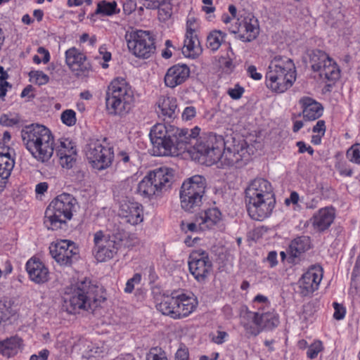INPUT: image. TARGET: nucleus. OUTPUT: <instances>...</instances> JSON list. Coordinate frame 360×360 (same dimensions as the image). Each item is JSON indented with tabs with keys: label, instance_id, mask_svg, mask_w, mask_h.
I'll list each match as a JSON object with an SVG mask.
<instances>
[{
	"label": "nucleus",
	"instance_id": "f257e3e1",
	"mask_svg": "<svg viewBox=\"0 0 360 360\" xmlns=\"http://www.w3.org/2000/svg\"><path fill=\"white\" fill-rule=\"evenodd\" d=\"M196 153L207 165L219 163L222 167H241L251 158L253 150L245 140L233 139L232 144L227 145L221 136L214 134L201 137L195 146Z\"/></svg>",
	"mask_w": 360,
	"mask_h": 360
},
{
	"label": "nucleus",
	"instance_id": "f03ea898",
	"mask_svg": "<svg viewBox=\"0 0 360 360\" xmlns=\"http://www.w3.org/2000/svg\"><path fill=\"white\" fill-rule=\"evenodd\" d=\"M245 200L251 219L263 221L269 218L276 202L271 183L264 178L254 179L245 190Z\"/></svg>",
	"mask_w": 360,
	"mask_h": 360
},
{
	"label": "nucleus",
	"instance_id": "7ed1b4c3",
	"mask_svg": "<svg viewBox=\"0 0 360 360\" xmlns=\"http://www.w3.org/2000/svg\"><path fill=\"white\" fill-rule=\"evenodd\" d=\"M21 137L25 148L37 161L45 162L52 157L55 148V137L44 125L32 124L23 127Z\"/></svg>",
	"mask_w": 360,
	"mask_h": 360
},
{
	"label": "nucleus",
	"instance_id": "20e7f679",
	"mask_svg": "<svg viewBox=\"0 0 360 360\" xmlns=\"http://www.w3.org/2000/svg\"><path fill=\"white\" fill-rule=\"evenodd\" d=\"M77 200L71 194L63 193L58 195L46 207L44 225L49 231H58L68 226L75 211Z\"/></svg>",
	"mask_w": 360,
	"mask_h": 360
},
{
	"label": "nucleus",
	"instance_id": "39448f33",
	"mask_svg": "<svg viewBox=\"0 0 360 360\" xmlns=\"http://www.w3.org/2000/svg\"><path fill=\"white\" fill-rule=\"evenodd\" d=\"M296 79L295 64L285 56L275 57L265 75L266 87L272 92L282 94L290 89Z\"/></svg>",
	"mask_w": 360,
	"mask_h": 360
},
{
	"label": "nucleus",
	"instance_id": "423d86ee",
	"mask_svg": "<svg viewBox=\"0 0 360 360\" xmlns=\"http://www.w3.org/2000/svg\"><path fill=\"white\" fill-rule=\"evenodd\" d=\"M105 100L109 115H122L130 110L134 103V90L126 79L115 77L107 87Z\"/></svg>",
	"mask_w": 360,
	"mask_h": 360
},
{
	"label": "nucleus",
	"instance_id": "0eeeda50",
	"mask_svg": "<svg viewBox=\"0 0 360 360\" xmlns=\"http://www.w3.org/2000/svg\"><path fill=\"white\" fill-rule=\"evenodd\" d=\"M96 287L85 278L67 287L63 297V307L71 314L89 310L97 301Z\"/></svg>",
	"mask_w": 360,
	"mask_h": 360
},
{
	"label": "nucleus",
	"instance_id": "6e6552de",
	"mask_svg": "<svg viewBox=\"0 0 360 360\" xmlns=\"http://www.w3.org/2000/svg\"><path fill=\"white\" fill-rule=\"evenodd\" d=\"M198 301L191 292L174 291L170 295H164L156 307L162 314L173 319H182L195 311Z\"/></svg>",
	"mask_w": 360,
	"mask_h": 360
},
{
	"label": "nucleus",
	"instance_id": "1a4fd4ad",
	"mask_svg": "<svg viewBox=\"0 0 360 360\" xmlns=\"http://www.w3.org/2000/svg\"><path fill=\"white\" fill-rule=\"evenodd\" d=\"M86 157L91 166L98 171L110 167L114 160V148L107 138L92 139L88 143Z\"/></svg>",
	"mask_w": 360,
	"mask_h": 360
},
{
	"label": "nucleus",
	"instance_id": "9d476101",
	"mask_svg": "<svg viewBox=\"0 0 360 360\" xmlns=\"http://www.w3.org/2000/svg\"><path fill=\"white\" fill-rule=\"evenodd\" d=\"M129 51L134 57L147 60L156 52V42L154 34L150 31L136 30L126 36Z\"/></svg>",
	"mask_w": 360,
	"mask_h": 360
},
{
	"label": "nucleus",
	"instance_id": "9b49d317",
	"mask_svg": "<svg viewBox=\"0 0 360 360\" xmlns=\"http://www.w3.org/2000/svg\"><path fill=\"white\" fill-rule=\"evenodd\" d=\"M206 186V179L201 175H194L184 181L180 190L181 207L186 211L192 212L195 207H199Z\"/></svg>",
	"mask_w": 360,
	"mask_h": 360
},
{
	"label": "nucleus",
	"instance_id": "f8f14e48",
	"mask_svg": "<svg viewBox=\"0 0 360 360\" xmlns=\"http://www.w3.org/2000/svg\"><path fill=\"white\" fill-rule=\"evenodd\" d=\"M122 245V240L116 235L106 236L102 231L94 234L92 253L98 262L112 259Z\"/></svg>",
	"mask_w": 360,
	"mask_h": 360
},
{
	"label": "nucleus",
	"instance_id": "ddd939ff",
	"mask_svg": "<svg viewBox=\"0 0 360 360\" xmlns=\"http://www.w3.org/2000/svg\"><path fill=\"white\" fill-rule=\"evenodd\" d=\"M175 127L165 124H155L150 131V137L153 143V152L155 156H168L174 149L172 138Z\"/></svg>",
	"mask_w": 360,
	"mask_h": 360
},
{
	"label": "nucleus",
	"instance_id": "4468645a",
	"mask_svg": "<svg viewBox=\"0 0 360 360\" xmlns=\"http://www.w3.org/2000/svg\"><path fill=\"white\" fill-rule=\"evenodd\" d=\"M313 71L319 72L320 78L332 82L328 86L335 84L338 79V66L336 62L326 52L316 50L311 58Z\"/></svg>",
	"mask_w": 360,
	"mask_h": 360
},
{
	"label": "nucleus",
	"instance_id": "2eb2a0df",
	"mask_svg": "<svg viewBox=\"0 0 360 360\" xmlns=\"http://www.w3.org/2000/svg\"><path fill=\"white\" fill-rule=\"evenodd\" d=\"M232 33L237 34L242 41H252L259 33V25L257 18L252 13H240L234 25L229 27Z\"/></svg>",
	"mask_w": 360,
	"mask_h": 360
},
{
	"label": "nucleus",
	"instance_id": "dca6fc26",
	"mask_svg": "<svg viewBox=\"0 0 360 360\" xmlns=\"http://www.w3.org/2000/svg\"><path fill=\"white\" fill-rule=\"evenodd\" d=\"M188 263L191 274L198 281H204L212 269V263L208 253L201 249L191 252Z\"/></svg>",
	"mask_w": 360,
	"mask_h": 360
},
{
	"label": "nucleus",
	"instance_id": "f3484780",
	"mask_svg": "<svg viewBox=\"0 0 360 360\" xmlns=\"http://www.w3.org/2000/svg\"><path fill=\"white\" fill-rule=\"evenodd\" d=\"M65 63L70 71L77 77H87L92 71L91 63L84 53L71 47L65 52Z\"/></svg>",
	"mask_w": 360,
	"mask_h": 360
},
{
	"label": "nucleus",
	"instance_id": "a211bd4d",
	"mask_svg": "<svg viewBox=\"0 0 360 360\" xmlns=\"http://www.w3.org/2000/svg\"><path fill=\"white\" fill-rule=\"evenodd\" d=\"M50 254L60 266H70L77 257L79 249L75 243L69 240H60L52 243Z\"/></svg>",
	"mask_w": 360,
	"mask_h": 360
},
{
	"label": "nucleus",
	"instance_id": "6ab92c4d",
	"mask_svg": "<svg viewBox=\"0 0 360 360\" xmlns=\"http://www.w3.org/2000/svg\"><path fill=\"white\" fill-rule=\"evenodd\" d=\"M198 24L195 18H188L182 47V53L187 58H195L200 53V41L197 35Z\"/></svg>",
	"mask_w": 360,
	"mask_h": 360
},
{
	"label": "nucleus",
	"instance_id": "aec40b11",
	"mask_svg": "<svg viewBox=\"0 0 360 360\" xmlns=\"http://www.w3.org/2000/svg\"><path fill=\"white\" fill-rule=\"evenodd\" d=\"M323 278V269L321 266H312L298 281L299 293L307 297L318 290Z\"/></svg>",
	"mask_w": 360,
	"mask_h": 360
},
{
	"label": "nucleus",
	"instance_id": "412c9836",
	"mask_svg": "<svg viewBox=\"0 0 360 360\" xmlns=\"http://www.w3.org/2000/svg\"><path fill=\"white\" fill-rule=\"evenodd\" d=\"M118 215L126 223L136 226L143 221V208L137 202L124 200L120 204Z\"/></svg>",
	"mask_w": 360,
	"mask_h": 360
},
{
	"label": "nucleus",
	"instance_id": "4be33fe9",
	"mask_svg": "<svg viewBox=\"0 0 360 360\" xmlns=\"http://www.w3.org/2000/svg\"><path fill=\"white\" fill-rule=\"evenodd\" d=\"M11 151L12 149L8 145L0 143V193L4 190L15 165Z\"/></svg>",
	"mask_w": 360,
	"mask_h": 360
},
{
	"label": "nucleus",
	"instance_id": "5701e85b",
	"mask_svg": "<svg viewBox=\"0 0 360 360\" xmlns=\"http://www.w3.org/2000/svg\"><path fill=\"white\" fill-rule=\"evenodd\" d=\"M191 70L186 64H175L166 72L164 82L166 86L174 89L184 84L190 77Z\"/></svg>",
	"mask_w": 360,
	"mask_h": 360
},
{
	"label": "nucleus",
	"instance_id": "b1692460",
	"mask_svg": "<svg viewBox=\"0 0 360 360\" xmlns=\"http://www.w3.org/2000/svg\"><path fill=\"white\" fill-rule=\"evenodd\" d=\"M25 269L30 279L37 284L44 283L49 279V270L39 258L32 257L27 262Z\"/></svg>",
	"mask_w": 360,
	"mask_h": 360
},
{
	"label": "nucleus",
	"instance_id": "393cba45",
	"mask_svg": "<svg viewBox=\"0 0 360 360\" xmlns=\"http://www.w3.org/2000/svg\"><path fill=\"white\" fill-rule=\"evenodd\" d=\"M60 164L64 168H72L76 162L77 152L75 143L65 139L60 141L57 151Z\"/></svg>",
	"mask_w": 360,
	"mask_h": 360
},
{
	"label": "nucleus",
	"instance_id": "a878e982",
	"mask_svg": "<svg viewBox=\"0 0 360 360\" xmlns=\"http://www.w3.org/2000/svg\"><path fill=\"white\" fill-rule=\"evenodd\" d=\"M310 248L311 240L309 236H302L293 239L287 249L286 252L288 254L287 262L290 264H295L296 259Z\"/></svg>",
	"mask_w": 360,
	"mask_h": 360
},
{
	"label": "nucleus",
	"instance_id": "bb28decb",
	"mask_svg": "<svg viewBox=\"0 0 360 360\" xmlns=\"http://www.w3.org/2000/svg\"><path fill=\"white\" fill-rule=\"evenodd\" d=\"M147 175L151 178L153 184L157 185V188L162 193L171 186L173 178V170L170 168L163 167L150 171Z\"/></svg>",
	"mask_w": 360,
	"mask_h": 360
},
{
	"label": "nucleus",
	"instance_id": "cd10ccee",
	"mask_svg": "<svg viewBox=\"0 0 360 360\" xmlns=\"http://www.w3.org/2000/svg\"><path fill=\"white\" fill-rule=\"evenodd\" d=\"M335 217V210L333 207L320 209L311 218L312 226L318 231L328 229Z\"/></svg>",
	"mask_w": 360,
	"mask_h": 360
},
{
	"label": "nucleus",
	"instance_id": "c85d7f7f",
	"mask_svg": "<svg viewBox=\"0 0 360 360\" xmlns=\"http://www.w3.org/2000/svg\"><path fill=\"white\" fill-rule=\"evenodd\" d=\"M303 117L306 121L318 120L323 112V105L314 99L304 96L300 100Z\"/></svg>",
	"mask_w": 360,
	"mask_h": 360
},
{
	"label": "nucleus",
	"instance_id": "c756f323",
	"mask_svg": "<svg viewBox=\"0 0 360 360\" xmlns=\"http://www.w3.org/2000/svg\"><path fill=\"white\" fill-rule=\"evenodd\" d=\"M251 316V319L254 323L263 329L271 330L277 327L279 324V316L274 311H268L260 313L259 311L248 313Z\"/></svg>",
	"mask_w": 360,
	"mask_h": 360
},
{
	"label": "nucleus",
	"instance_id": "7c9ffc66",
	"mask_svg": "<svg viewBox=\"0 0 360 360\" xmlns=\"http://www.w3.org/2000/svg\"><path fill=\"white\" fill-rule=\"evenodd\" d=\"M23 340L18 335L0 340V354L6 358L14 357L23 349Z\"/></svg>",
	"mask_w": 360,
	"mask_h": 360
},
{
	"label": "nucleus",
	"instance_id": "2f4dec72",
	"mask_svg": "<svg viewBox=\"0 0 360 360\" xmlns=\"http://www.w3.org/2000/svg\"><path fill=\"white\" fill-rule=\"evenodd\" d=\"M158 113L163 120L174 119L177 108V100L173 96H161L158 102Z\"/></svg>",
	"mask_w": 360,
	"mask_h": 360
},
{
	"label": "nucleus",
	"instance_id": "473e14b6",
	"mask_svg": "<svg viewBox=\"0 0 360 360\" xmlns=\"http://www.w3.org/2000/svg\"><path fill=\"white\" fill-rule=\"evenodd\" d=\"M172 142L174 149L170 155H175L179 153V151H184L188 150L193 141L188 135V129H179L175 127Z\"/></svg>",
	"mask_w": 360,
	"mask_h": 360
},
{
	"label": "nucleus",
	"instance_id": "72a5a7b5",
	"mask_svg": "<svg viewBox=\"0 0 360 360\" xmlns=\"http://www.w3.org/2000/svg\"><path fill=\"white\" fill-rule=\"evenodd\" d=\"M221 212L217 207L209 208L200 213L199 228L201 231L211 229L221 221Z\"/></svg>",
	"mask_w": 360,
	"mask_h": 360
},
{
	"label": "nucleus",
	"instance_id": "f704fd0d",
	"mask_svg": "<svg viewBox=\"0 0 360 360\" xmlns=\"http://www.w3.org/2000/svg\"><path fill=\"white\" fill-rule=\"evenodd\" d=\"M146 174L143 179L139 183L137 187V193L142 197L151 199L154 196H158L161 193L157 188V185L153 184V181L150 180Z\"/></svg>",
	"mask_w": 360,
	"mask_h": 360
},
{
	"label": "nucleus",
	"instance_id": "c9c22d12",
	"mask_svg": "<svg viewBox=\"0 0 360 360\" xmlns=\"http://www.w3.org/2000/svg\"><path fill=\"white\" fill-rule=\"evenodd\" d=\"M97 14L102 15H112L120 13V8H117V4L115 1H106L105 0L98 3L96 10Z\"/></svg>",
	"mask_w": 360,
	"mask_h": 360
},
{
	"label": "nucleus",
	"instance_id": "e433bc0d",
	"mask_svg": "<svg viewBox=\"0 0 360 360\" xmlns=\"http://www.w3.org/2000/svg\"><path fill=\"white\" fill-rule=\"evenodd\" d=\"M224 39L222 32L214 30L210 33L207 38V46L212 51H217Z\"/></svg>",
	"mask_w": 360,
	"mask_h": 360
},
{
	"label": "nucleus",
	"instance_id": "4c0bfd02",
	"mask_svg": "<svg viewBox=\"0 0 360 360\" xmlns=\"http://www.w3.org/2000/svg\"><path fill=\"white\" fill-rule=\"evenodd\" d=\"M252 307L259 312H264L271 307V302L268 297L257 294L252 300Z\"/></svg>",
	"mask_w": 360,
	"mask_h": 360
},
{
	"label": "nucleus",
	"instance_id": "58836bf2",
	"mask_svg": "<svg viewBox=\"0 0 360 360\" xmlns=\"http://www.w3.org/2000/svg\"><path fill=\"white\" fill-rule=\"evenodd\" d=\"M8 77V73L3 67L0 66V99L1 100H4L8 89L11 87L9 82H7Z\"/></svg>",
	"mask_w": 360,
	"mask_h": 360
},
{
	"label": "nucleus",
	"instance_id": "ea45409f",
	"mask_svg": "<svg viewBox=\"0 0 360 360\" xmlns=\"http://www.w3.org/2000/svg\"><path fill=\"white\" fill-rule=\"evenodd\" d=\"M146 360H168L167 354L161 347H152L146 354Z\"/></svg>",
	"mask_w": 360,
	"mask_h": 360
},
{
	"label": "nucleus",
	"instance_id": "a19ab883",
	"mask_svg": "<svg viewBox=\"0 0 360 360\" xmlns=\"http://www.w3.org/2000/svg\"><path fill=\"white\" fill-rule=\"evenodd\" d=\"M60 120L68 127L74 126L77 122L76 112L72 109L65 110L61 113Z\"/></svg>",
	"mask_w": 360,
	"mask_h": 360
},
{
	"label": "nucleus",
	"instance_id": "79ce46f5",
	"mask_svg": "<svg viewBox=\"0 0 360 360\" xmlns=\"http://www.w3.org/2000/svg\"><path fill=\"white\" fill-rule=\"evenodd\" d=\"M323 344L320 340H315L309 347L307 351V356L310 359L317 357L319 352L323 350Z\"/></svg>",
	"mask_w": 360,
	"mask_h": 360
},
{
	"label": "nucleus",
	"instance_id": "37998d69",
	"mask_svg": "<svg viewBox=\"0 0 360 360\" xmlns=\"http://www.w3.org/2000/svg\"><path fill=\"white\" fill-rule=\"evenodd\" d=\"M31 80L38 85H44L49 82V76L42 71H32L30 73Z\"/></svg>",
	"mask_w": 360,
	"mask_h": 360
},
{
	"label": "nucleus",
	"instance_id": "c03bdc74",
	"mask_svg": "<svg viewBox=\"0 0 360 360\" xmlns=\"http://www.w3.org/2000/svg\"><path fill=\"white\" fill-rule=\"evenodd\" d=\"M141 274L139 273H136L134 274L133 277L129 278L125 288L124 289V292L126 293H131L136 285H138L141 281Z\"/></svg>",
	"mask_w": 360,
	"mask_h": 360
},
{
	"label": "nucleus",
	"instance_id": "a18cd8bd",
	"mask_svg": "<svg viewBox=\"0 0 360 360\" xmlns=\"http://www.w3.org/2000/svg\"><path fill=\"white\" fill-rule=\"evenodd\" d=\"M347 158L353 162L360 163V144L352 146L347 152Z\"/></svg>",
	"mask_w": 360,
	"mask_h": 360
},
{
	"label": "nucleus",
	"instance_id": "49530a36",
	"mask_svg": "<svg viewBox=\"0 0 360 360\" xmlns=\"http://www.w3.org/2000/svg\"><path fill=\"white\" fill-rule=\"evenodd\" d=\"M39 54H44V58H40L39 56L35 55L33 57V62L36 64L44 63H47L50 60V53L47 49L44 47H39L37 49Z\"/></svg>",
	"mask_w": 360,
	"mask_h": 360
},
{
	"label": "nucleus",
	"instance_id": "de8ad7c7",
	"mask_svg": "<svg viewBox=\"0 0 360 360\" xmlns=\"http://www.w3.org/2000/svg\"><path fill=\"white\" fill-rule=\"evenodd\" d=\"M245 92V89L239 84H235L233 88H230L227 91L228 95L233 100L240 99Z\"/></svg>",
	"mask_w": 360,
	"mask_h": 360
},
{
	"label": "nucleus",
	"instance_id": "09e8293b",
	"mask_svg": "<svg viewBox=\"0 0 360 360\" xmlns=\"http://www.w3.org/2000/svg\"><path fill=\"white\" fill-rule=\"evenodd\" d=\"M211 340L217 345H221L227 340L229 334L225 331L217 330L216 333L210 335Z\"/></svg>",
	"mask_w": 360,
	"mask_h": 360
},
{
	"label": "nucleus",
	"instance_id": "8fccbe9b",
	"mask_svg": "<svg viewBox=\"0 0 360 360\" xmlns=\"http://www.w3.org/2000/svg\"><path fill=\"white\" fill-rule=\"evenodd\" d=\"M196 108L194 106L186 107L181 114L182 120L190 121L196 116Z\"/></svg>",
	"mask_w": 360,
	"mask_h": 360
},
{
	"label": "nucleus",
	"instance_id": "3c124183",
	"mask_svg": "<svg viewBox=\"0 0 360 360\" xmlns=\"http://www.w3.org/2000/svg\"><path fill=\"white\" fill-rule=\"evenodd\" d=\"M188 349L184 345L181 344L175 354V360H188Z\"/></svg>",
	"mask_w": 360,
	"mask_h": 360
},
{
	"label": "nucleus",
	"instance_id": "603ef678",
	"mask_svg": "<svg viewBox=\"0 0 360 360\" xmlns=\"http://www.w3.org/2000/svg\"><path fill=\"white\" fill-rule=\"evenodd\" d=\"M243 326L247 333L255 336L257 335L263 329L262 327L256 326L252 320L251 323H245Z\"/></svg>",
	"mask_w": 360,
	"mask_h": 360
},
{
	"label": "nucleus",
	"instance_id": "864d4df0",
	"mask_svg": "<svg viewBox=\"0 0 360 360\" xmlns=\"http://www.w3.org/2000/svg\"><path fill=\"white\" fill-rule=\"evenodd\" d=\"M99 54L101 56L102 59L103 60L104 63L101 64V66L103 68L106 69L108 68V63L111 60L112 55L111 53L106 51V49L105 47H100L99 48Z\"/></svg>",
	"mask_w": 360,
	"mask_h": 360
},
{
	"label": "nucleus",
	"instance_id": "5fc2aeb1",
	"mask_svg": "<svg viewBox=\"0 0 360 360\" xmlns=\"http://www.w3.org/2000/svg\"><path fill=\"white\" fill-rule=\"evenodd\" d=\"M198 223L199 224L200 219L198 220ZM181 229L184 231L185 233L188 232H197L199 228V224L197 225L195 223H186L184 221H182L181 224Z\"/></svg>",
	"mask_w": 360,
	"mask_h": 360
},
{
	"label": "nucleus",
	"instance_id": "6e6d98bb",
	"mask_svg": "<svg viewBox=\"0 0 360 360\" xmlns=\"http://www.w3.org/2000/svg\"><path fill=\"white\" fill-rule=\"evenodd\" d=\"M246 72L247 75L254 80L259 81L262 78V75L257 72V68L253 65H249L246 69Z\"/></svg>",
	"mask_w": 360,
	"mask_h": 360
},
{
	"label": "nucleus",
	"instance_id": "4d7b16f0",
	"mask_svg": "<svg viewBox=\"0 0 360 360\" xmlns=\"http://www.w3.org/2000/svg\"><path fill=\"white\" fill-rule=\"evenodd\" d=\"M265 261L268 263L269 268H274L277 266L278 261L277 258V252L274 250L270 251L268 253Z\"/></svg>",
	"mask_w": 360,
	"mask_h": 360
},
{
	"label": "nucleus",
	"instance_id": "13d9d810",
	"mask_svg": "<svg viewBox=\"0 0 360 360\" xmlns=\"http://www.w3.org/2000/svg\"><path fill=\"white\" fill-rule=\"evenodd\" d=\"M296 145L298 147V152L300 153L307 152L309 155H312L314 153L313 148L307 146L304 141H297Z\"/></svg>",
	"mask_w": 360,
	"mask_h": 360
},
{
	"label": "nucleus",
	"instance_id": "bf43d9fd",
	"mask_svg": "<svg viewBox=\"0 0 360 360\" xmlns=\"http://www.w3.org/2000/svg\"><path fill=\"white\" fill-rule=\"evenodd\" d=\"M136 3L135 0H126L123 4V11L126 14H130L136 10Z\"/></svg>",
	"mask_w": 360,
	"mask_h": 360
},
{
	"label": "nucleus",
	"instance_id": "052dcab7",
	"mask_svg": "<svg viewBox=\"0 0 360 360\" xmlns=\"http://www.w3.org/2000/svg\"><path fill=\"white\" fill-rule=\"evenodd\" d=\"M326 122L323 120H319L317 121L316 124L314 126L312 129V131L314 133L321 134L322 135L325 134L326 132Z\"/></svg>",
	"mask_w": 360,
	"mask_h": 360
},
{
	"label": "nucleus",
	"instance_id": "680f3d73",
	"mask_svg": "<svg viewBox=\"0 0 360 360\" xmlns=\"http://www.w3.org/2000/svg\"><path fill=\"white\" fill-rule=\"evenodd\" d=\"M202 4H204L202 6V11L205 13L209 14L214 13L215 11V7L213 6V0H202Z\"/></svg>",
	"mask_w": 360,
	"mask_h": 360
},
{
	"label": "nucleus",
	"instance_id": "e2e57ef3",
	"mask_svg": "<svg viewBox=\"0 0 360 360\" xmlns=\"http://www.w3.org/2000/svg\"><path fill=\"white\" fill-rule=\"evenodd\" d=\"M165 46L166 48L162 52V56L165 59H168L172 56V52L170 50V48H174L172 41L169 39L166 40Z\"/></svg>",
	"mask_w": 360,
	"mask_h": 360
},
{
	"label": "nucleus",
	"instance_id": "0e129e2a",
	"mask_svg": "<svg viewBox=\"0 0 360 360\" xmlns=\"http://www.w3.org/2000/svg\"><path fill=\"white\" fill-rule=\"evenodd\" d=\"M200 128L197 126L191 130L188 129L189 136L191 138V139L193 141H196L193 146V149H195V146L196 143L198 142V141L201 138V136H200V138L198 139H196L197 137L200 135ZM206 135L207 134H205V136H206ZM203 136H204V135H203ZM194 150L196 152L195 150Z\"/></svg>",
	"mask_w": 360,
	"mask_h": 360
},
{
	"label": "nucleus",
	"instance_id": "69168bd1",
	"mask_svg": "<svg viewBox=\"0 0 360 360\" xmlns=\"http://www.w3.org/2000/svg\"><path fill=\"white\" fill-rule=\"evenodd\" d=\"M299 200L300 196L297 192L292 191L290 193V197L285 200V204L288 206L290 204L297 205Z\"/></svg>",
	"mask_w": 360,
	"mask_h": 360
},
{
	"label": "nucleus",
	"instance_id": "338daca9",
	"mask_svg": "<svg viewBox=\"0 0 360 360\" xmlns=\"http://www.w3.org/2000/svg\"><path fill=\"white\" fill-rule=\"evenodd\" d=\"M119 162H122L125 165H130V155L126 151H120L117 153Z\"/></svg>",
	"mask_w": 360,
	"mask_h": 360
},
{
	"label": "nucleus",
	"instance_id": "774afa93",
	"mask_svg": "<svg viewBox=\"0 0 360 360\" xmlns=\"http://www.w3.org/2000/svg\"><path fill=\"white\" fill-rule=\"evenodd\" d=\"M49 188V184L47 182H40L36 185L35 192L37 194L43 195L47 191Z\"/></svg>",
	"mask_w": 360,
	"mask_h": 360
}]
</instances>
